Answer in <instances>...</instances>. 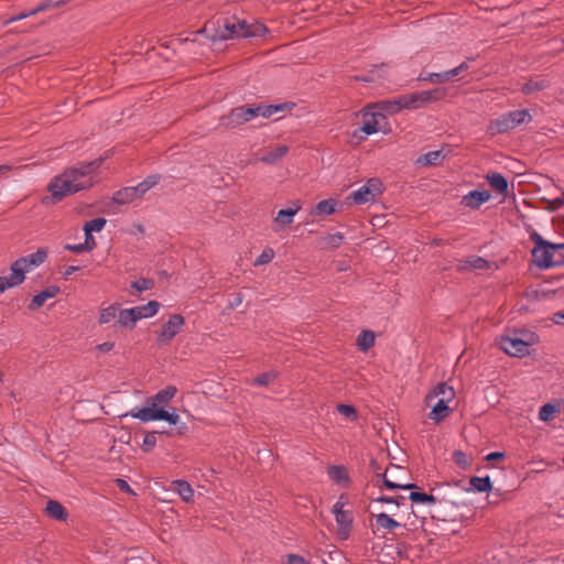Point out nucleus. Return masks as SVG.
<instances>
[{
    "label": "nucleus",
    "instance_id": "34",
    "mask_svg": "<svg viewBox=\"0 0 564 564\" xmlns=\"http://www.w3.org/2000/svg\"><path fill=\"white\" fill-rule=\"evenodd\" d=\"M561 411V406L558 403H545L539 410V420L542 422H549L552 420L555 413Z\"/></svg>",
    "mask_w": 564,
    "mask_h": 564
},
{
    "label": "nucleus",
    "instance_id": "56",
    "mask_svg": "<svg viewBox=\"0 0 564 564\" xmlns=\"http://www.w3.org/2000/svg\"><path fill=\"white\" fill-rule=\"evenodd\" d=\"M505 457V454L502 452H491L486 456L487 462L501 459Z\"/></svg>",
    "mask_w": 564,
    "mask_h": 564
},
{
    "label": "nucleus",
    "instance_id": "23",
    "mask_svg": "<svg viewBox=\"0 0 564 564\" xmlns=\"http://www.w3.org/2000/svg\"><path fill=\"white\" fill-rule=\"evenodd\" d=\"M487 182L489 185L497 191L501 195H506L509 189V182L508 180L498 172H492L487 174L486 176Z\"/></svg>",
    "mask_w": 564,
    "mask_h": 564
},
{
    "label": "nucleus",
    "instance_id": "26",
    "mask_svg": "<svg viewBox=\"0 0 564 564\" xmlns=\"http://www.w3.org/2000/svg\"><path fill=\"white\" fill-rule=\"evenodd\" d=\"M173 489L177 492V495L182 498L184 502H192L194 499V489L192 486L182 479L174 480L172 482Z\"/></svg>",
    "mask_w": 564,
    "mask_h": 564
},
{
    "label": "nucleus",
    "instance_id": "15",
    "mask_svg": "<svg viewBox=\"0 0 564 564\" xmlns=\"http://www.w3.org/2000/svg\"><path fill=\"white\" fill-rule=\"evenodd\" d=\"M469 68V65L467 62L460 63L457 67L441 72V73H427V74H421L419 79L423 82H431V83H444L453 77L462 74L463 72L467 70Z\"/></svg>",
    "mask_w": 564,
    "mask_h": 564
},
{
    "label": "nucleus",
    "instance_id": "29",
    "mask_svg": "<svg viewBox=\"0 0 564 564\" xmlns=\"http://www.w3.org/2000/svg\"><path fill=\"white\" fill-rule=\"evenodd\" d=\"M459 269L464 270L466 268L475 269V270H487L492 267V264L479 256H471L465 261L459 263Z\"/></svg>",
    "mask_w": 564,
    "mask_h": 564
},
{
    "label": "nucleus",
    "instance_id": "54",
    "mask_svg": "<svg viewBox=\"0 0 564 564\" xmlns=\"http://www.w3.org/2000/svg\"><path fill=\"white\" fill-rule=\"evenodd\" d=\"M116 481L121 491L134 495L133 490L126 480L118 478Z\"/></svg>",
    "mask_w": 564,
    "mask_h": 564
},
{
    "label": "nucleus",
    "instance_id": "3",
    "mask_svg": "<svg viewBox=\"0 0 564 564\" xmlns=\"http://www.w3.org/2000/svg\"><path fill=\"white\" fill-rule=\"evenodd\" d=\"M286 107V104L240 106L231 109L227 116L220 117L219 123L225 128H237L258 117L270 118L274 113L283 111Z\"/></svg>",
    "mask_w": 564,
    "mask_h": 564
},
{
    "label": "nucleus",
    "instance_id": "31",
    "mask_svg": "<svg viewBox=\"0 0 564 564\" xmlns=\"http://www.w3.org/2000/svg\"><path fill=\"white\" fill-rule=\"evenodd\" d=\"M329 479L336 484H347L349 481L347 469L344 466L333 465L327 468Z\"/></svg>",
    "mask_w": 564,
    "mask_h": 564
},
{
    "label": "nucleus",
    "instance_id": "13",
    "mask_svg": "<svg viewBox=\"0 0 564 564\" xmlns=\"http://www.w3.org/2000/svg\"><path fill=\"white\" fill-rule=\"evenodd\" d=\"M341 499L343 497H340L339 500H337L333 506V513L339 528V534H341L344 538H347L352 525V516L349 511L344 510L345 503L341 501Z\"/></svg>",
    "mask_w": 564,
    "mask_h": 564
},
{
    "label": "nucleus",
    "instance_id": "64",
    "mask_svg": "<svg viewBox=\"0 0 564 564\" xmlns=\"http://www.w3.org/2000/svg\"><path fill=\"white\" fill-rule=\"evenodd\" d=\"M563 43H564V40H563Z\"/></svg>",
    "mask_w": 564,
    "mask_h": 564
},
{
    "label": "nucleus",
    "instance_id": "59",
    "mask_svg": "<svg viewBox=\"0 0 564 564\" xmlns=\"http://www.w3.org/2000/svg\"><path fill=\"white\" fill-rule=\"evenodd\" d=\"M377 501L378 502H383V503H395V505H398L395 499L392 498V497H384V496H382V497L377 498Z\"/></svg>",
    "mask_w": 564,
    "mask_h": 564
},
{
    "label": "nucleus",
    "instance_id": "48",
    "mask_svg": "<svg viewBox=\"0 0 564 564\" xmlns=\"http://www.w3.org/2000/svg\"><path fill=\"white\" fill-rule=\"evenodd\" d=\"M160 181V175L152 174L149 175L144 181L140 182L142 187L144 188V192L147 193L150 188H152L154 185H156Z\"/></svg>",
    "mask_w": 564,
    "mask_h": 564
},
{
    "label": "nucleus",
    "instance_id": "38",
    "mask_svg": "<svg viewBox=\"0 0 564 564\" xmlns=\"http://www.w3.org/2000/svg\"><path fill=\"white\" fill-rule=\"evenodd\" d=\"M107 220L104 217H97L89 221H86L84 225V231L87 232H99L104 229Z\"/></svg>",
    "mask_w": 564,
    "mask_h": 564
},
{
    "label": "nucleus",
    "instance_id": "1",
    "mask_svg": "<svg viewBox=\"0 0 564 564\" xmlns=\"http://www.w3.org/2000/svg\"><path fill=\"white\" fill-rule=\"evenodd\" d=\"M99 166L100 161H93L55 176L47 187L52 199L58 202L67 195L91 187L97 181L96 171Z\"/></svg>",
    "mask_w": 564,
    "mask_h": 564
},
{
    "label": "nucleus",
    "instance_id": "18",
    "mask_svg": "<svg viewBox=\"0 0 564 564\" xmlns=\"http://www.w3.org/2000/svg\"><path fill=\"white\" fill-rule=\"evenodd\" d=\"M455 398V390L452 386L446 382L437 383L433 390L426 395V403L431 404L433 400H442L446 403H451Z\"/></svg>",
    "mask_w": 564,
    "mask_h": 564
},
{
    "label": "nucleus",
    "instance_id": "53",
    "mask_svg": "<svg viewBox=\"0 0 564 564\" xmlns=\"http://www.w3.org/2000/svg\"><path fill=\"white\" fill-rule=\"evenodd\" d=\"M553 258H554V260L560 262L557 264H554V267L564 265V249H555Z\"/></svg>",
    "mask_w": 564,
    "mask_h": 564
},
{
    "label": "nucleus",
    "instance_id": "28",
    "mask_svg": "<svg viewBox=\"0 0 564 564\" xmlns=\"http://www.w3.org/2000/svg\"><path fill=\"white\" fill-rule=\"evenodd\" d=\"M445 159L442 150L430 151L416 159V164L421 166L436 165Z\"/></svg>",
    "mask_w": 564,
    "mask_h": 564
},
{
    "label": "nucleus",
    "instance_id": "17",
    "mask_svg": "<svg viewBox=\"0 0 564 564\" xmlns=\"http://www.w3.org/2000/svg\"><path fill=\"white\" fill-rule=\"evenodd\" d=\"M144 194V188L142 187L141 183H139L134 186H127L117 191L113 194L112 199L116 204L124 205L133 202L137 198H140Z\"/></svg>",
    "mask_w": 564,
    "mask_h": 564
},
{
    "label": "nucleus",
    "instance_id": "50",
    "mask_svg": "<svg viewBox=\"0 0 564 564\" xmlns=\"http://www.w3.org/2000/svg\"><path fill=\"white\" fill-rule=\"evenodd\" d=\"M285 564H311V563L301 555L289 554V555H286Z\"/></svg>",
    "mask_w": 564,
    "mask_h": 564
},
{
    "label": "nucleus",
    "instance_id": "45",
    "mask_svg": "<svg viewBox=\"0 0 564 564\" xmlns=\"http://www.w3.org/2000/svg\"><path fill=\"white\" fill-rule=\"evenodd\" d=\"M383 482H384V486L388 487L389 489H416L417 488L415 484L394 482L389 479L387 473L383 475Z\"/></svg>",
    "mask_w": 564,
    "mask_h": 564
},
{
    "label": "nucleus",
    "instance_id": "58",
    "mask_svg": "<svg viewBox=\"0 0 564 564\" xmlns=\"http://www.w3.org/2000/svg\"><path fill=\"white\" fill-rule=\"evenodd\" d=\"M97 348L102 352H108L113 348V343L105 341L97 346Z\"/></svg>",
    "mask_w": 564,
    "mask_h": 564
},
{
    "label": "nucleus",
    "instance_id": "49",
    "mask_svg": "<svg viewBox=\"0 0 564 564\" xmlns=\"http://www.w3.org/2000/svg\"><path fill=\"white\" fill-rule=\"evenodd\" d=\"M440 487H443V489L441 490V496H446L447 498H449L453 501L451 503L453 506L457 507L458 505L455 502V500L453 499L452 495L448 492V491H453V490L457 489V486L456 485L445 484V485H441Z\"/></svg>",
    "mask_w": 564,
    "mask_h": 564
},
{
    "label": "nucleus",
    "instance_id": "4",
    "mask_svg": "<svg viewBox=\"0 0 564 564\" xmlns=\"http://www.w3.org/2000/svg\"><path fill=\"white\" fill-rule=\"evenodd\" d=\"M531 239L534 242V248L532 249V261L539 269H549L553 268L554 264L560 263L554 260V250L555 249H564V242L553 243L545 240L540 234L533 232L531 235Z\"/></svg>",
    "mask_w": 564,
    "mask_h": 564
},
{
    "label": "nucleus",
    "instance_id": "33",
    "mask_svg": "<svg viewBox=\"0 0 564 564\" xmlns=\"http://www.w3.org/2000/svg\"><path fill=\"white\" fill-rule=\"evenodd\" d=\"M118 322L123 327L133 328L138 321L135 317V312L132 310V307L120 310L118 312Z\"/></svg>",
    "mask_w": 564,
    "mask_h": 564
},
{
    "label": "nucleus",
    "instance_id": "6",
    "mask_svg": "<svg viewBox=\"0 0 564 564\" xmlns=\"http://www.w3.org/2000/svg\"><path fill=\"white\" fill-rule=\"evenodd\" d=\"M47 258V251L44 248L37 249L34 253L17 259L11 264V273L17 276L20 284L25 280V273L40 267Z\"/></svg>",
    "mask_w": 564,
    "mask_h": 564
},
{
    "label": "nucleus",
    "instance_id": "24",
    "mask_svg": "<svg viewBox=\"0 0 564 564\" xmlns=\"http://www.w3.org/2000/svg\"><path fill=\"white\" fill-rule=\"evenodd\" d=\"M288 152H289V147L284 145V144H280V145L275 147L274 149L270 150L264 155H262L260 158V161L268 165H274L278 162H280L285 156V154Z\"/></svg>",
    "mask_w": 564,
    "mask_h": 564
},
{
    "label": "nucleus",
    "instance_id": "20",
    "mask_svg": "<svg viewBox=\"0 0 564 564\" xmlns=\"http://www.w3.org/2000/svg\"><path fill=\"white\" fill-rule=\"evenodd\" d=\"M405 99V95L399 96L395 99L391 100H381L376 102L372 108L376 109L378 112L381 113H388L393 115L402 109H405V105L403 104V100Z\"/></svg>",
    "mask_w": 564,
    "mask_h": 564
},
{
    "label": "nucleus",
    "instance_id": "41",
    "mask_svg": "<svg viewBox=\"0 0 564 564\" xmlns=\"http://www.w3.org/2000/svg\"><path fill=\"white\" fill-rule=\"evenodd\" d=\"M156 435H158V432H154V431L149 432L144 435L143 442L141 445V448L143 452L149 453L155 447L156 442H158Z\"/></svg>",
    "mask_w": 564,
    "mask_h": 564
},
{
    "label": "nucleus",
    "instance_id": "62",
    "mask_svg": "<svg viewBox=\"0 0 564 564\" xmlns=\"http://www.w3.org/2000/svg\"><path fill=\"white\" fill-rule=\"evenodd\" d=\"M355 78L357 80L365 82V83H369L372 80V78H370L369 76H356Z\"/></svg>",
    "mask_w": 564,
    "mask_h": 564
},
{
    "label": "nucleus",
    "instance_id": "21",
    "mask_svg": "<svg viewBox=\"0 0 564 564\" xmlns=\"http://www.w3.org/2000/svg\"><path fill=\"white\" fill-rule=\"evenodd\" d=\"M58 292H59L58 286H56V285L47 286L46 289H44L43 291H41L40 293L35 294L32 297L29 308L31 311L39 310L40 307H42L45 304V302L47 300L55 297Z\"/></svg>",
    "mask_w": 564,
    "mask_h": 564
},
{
    "label": "nucleus",
    "instance_id": "32",
    "mask_svg": "<svg viewBox=\"0 0 564 564\" xmlns=\"http://www.w3.org/2000/svg\"><path fill=\"white\" fill-rule=\"evenodd\" d=\"M470 489L476 492H488L491 490V480L489 476L471 477L469 479Z\"/></svg>",
    "mask_w": 564,
    "mask_h": 564
},
{
    "label": "nucleus",
    "instance_id": "61",
    "mask_svg": "<svg viewBox=\"0 0 564 564\" xmlns=\"http://www.w3.org/2000/svg\"><path fill=\"white\" fill-rule=\"evenodd\" d=\"M464 458H465V455L462 452H455V460L457 464L462 465Z\"/></svg>",
    "mask_w": 564,
    "mask_h": 564
},
{
    "label": "nucleus",
    "instance_id": "10",
    "mask_svg": "<svg viewBox=\"0 0 564 564\" xmlns=\"http://www.w3.org/2000/svg\"><path fill=\"white\" fill-rule=\"evenodd\" d=\"M532 340L517 336H502L499 339L500 348L512 357H524L530 354Z\"/></svg>",
    "mask_w": 564,
    "mask_h": 564
},
{
    "label": "nucleus",
    "instance_id": "46",
    "mask_svg": "<svg viewBox=\"0 0 564 564\" xmlns=\"http://www.w3.org/2000/svg\"><path fill=\"white\" fill-rule=\"evenodd\" d=\"M274 251L272 248H265L254 261V265H263L272 261Z\"/></svg>",
    "mask_w": 564,
    "mask_h": 564
},
{
    "label": "nucleus",
    "instance_id": "35",
    "mask_svg": "<svg viewBox=\"0 0 564 564\" xmlns=\"http://www.w3.org/2000/svg\"><path fill=\"white\" fill-rule=\"evenodd\" d=\"M375 333L371 330H362L357 338V346L359 350L367 351L375 344Z\"/></svg>",
    "mask_w": 564,
    "mask_h": 564
},
{
    "label": "nucleus",
    "instance_id": "51",
    "mask_svg": "<svg viewBox=\"0 0 564 564\" xmlns=\"http://www.w3.org/2000/svg\"><path fill=\"white\" fill-rule=\"evenodd\" d=\"M87 251H91L96 247L95 238L91 232L85 231V241L83 242Z\"/></svg>",
    "mask_w": 564,
    "mask_h": 564
},
{
    "label": "nucleus",
    "instance_id": "25",
    "mask_svg": "<svg viewBox=\"0 0 564 564\" xmlns=\"http://www.w3.org/2000/svg\"><path fill=\"white\" fill-rule=\"evenodd\" d=\"M159 308L160 303L158 301H149L147 304L132 307V310L135 312L137 321L154 316Z\"/></svg>",
    "mask_w": 564,
    "mask_h": 564
},
{
    "label": "nucleus",
    "instance_id": "37",
    "mask_svg": "<svg viewBox=\"0 0 564 564\" xmlns=\"http://www.w3.org/2000/svg\"><path fill=\"white\" fill-rule=\"evenodd\" d=\"M246 39L247 37H256V36H262L268 32V29L265 25L261 23H253L249 24L246 22Z\"/></svg>",
    "mask_w": 564,
    "mask_h": 564
},
{
    "label": "nucleus",
    "instance_id": "16",
    "mask_svg": "<svg viewBox=\"0 0 564 564\" xmlns=\"http://www.w3.org/2000/svg\"><path fill=\"white\" fill-rule=\"evenodd\" d=\"M379 119H384V115L375 111L372 107L365 109L362 113V124L360 131L366 135L373 134L379 131Z\"/></svg>",
    "mask_w": 564,
    "mask_h": 564
},
{
    "label": "nucleus",
    "instance_id": "14",
    "mask_svg": "<svg viewBox=\"0 0 564 564\" xmlns=\"http://www.w3.org/2000/svg\"><path fill=\"white\" fill-rule=\"evenodd\" d=\"M301 208H302V203L300 200H294L292 203V207L286 208V209H280L273 219V223L275 226L274 230L275 231L284 230L289 226H291L294 221L295 215L301 210Z\"/></svg>",
    "mask_w": 564,
    "mask_h": 564
},
{
    "label": "nucleus",
    "instance_id": "39",
    "mask_svg": "<svg viewBox=\"0 0 564 564\" xmlns=\"http://www.w3.org/2000/svg\"><path fill=\"white\" fill-rule=\"evenodd\" d=\"M344 241V235L340 232L329 234L323 238L324 247L329 249L338 248Z\"/></svg>",
    "mask_w": 564,
    "mask_h": 564
},
{
    "label": "nucleus",
    "instance_id": "43",
    "mask_svg": "<svg viewBox=\"0 0 564 564\" xmlns=\"http://www.w3.org/2000/svg\"><path fill=\"white\" fill-rule=\"evenodd\" d=\"M17 279L18 278L12 273L9 276H0V294L8 289L20 285V282Z\"/></svg>",
    "mask_w": 564,
    "mask_h": 564
},
{
    "label": "nucleus",
    "instance_id": "52",
    "mask_svg": "<svg viewBox=\"0 0 564 564\" xmlns=\"http://www.w3.org/2000/svg\"><path fill=\"white\" fill-rule=\"evenodd\" d=\"M66 250L73 251L75 253L88 252L85 246L82 243L66 245Z\"/></svg>",
    "mask_w": 564,
    "mask_h": 564
},
{
    "label": "nucleus",
    "instance_id": "5",
    "mask_svg": "<svg viewBox=\"0 0 564 564\" xmlns=\"http://www.w3.org/2000/svg\"><path fill=\"white\" fill-rule=\"evenodd\" d=\"M531 120L532 116L528 110H513L491 120L487 127V131L492 135L502 134L514 129L519 124L530 122Z\"/></svg>",
    "mask_w": 564,
    "mask_h": 564
},
{
    "label": "nucleus",
    "instance_id": "42",
    "mask_svg": "<svg viewBox=\"0 0 564 564\" xmlns=\"http://www.w3.org/2000/svg\"><path fill=\"white\" fill-rule=\"evenodd\" d=\"M337 411L350 421H357V410L350 404H338Z\"/></svg>",
    "mask_w": 564,
    "mask_h": 564
},
{
    "label": "nucleus",
    "instance_id": "47",
    "mask_svg": "<svg viewBox=\"0 0 564 564\" xmlns=\"http://www.w3.org/2000/svg\"><path fill=\"white\" fill-rule=\"evenodd\" d=\"M275 376L276 375L273 371L264 372L256 377L253 381L258 386H268L270 382L274 380Z\"/></svg>",
    "mask_w": 564,
    "mask_h": 564
},
{
    "label": "nucleus",
    "instance_id": "2",
    "mask_svg": "<svg viewBox=\"0 0 564 564\" xmlns=\"http://www.w3.org/2000/svg\"><path fill=\"white\" fill-rule=\"evenodd\" d=\"M176 392V387L167 386L150 397L145 406L133 408L123 414V416H131L144 423L153 421H166L172 425H177L181 420L180 415L175 411L170 412L165 409L173 400Z\"/></svg>",
    "mask_w": 564,
    "mask_h": 564
},
{
    "label": "nucleus",
    "instance_id": "44",
    "mask_svg": "<svg viewBox=\"0 0 564 564\" xmlns=\"http://www.w3.org/2000/svg\"><path fill=\"white\" fill-rule=\"evenodd\" d=\"M154 285V281L151 279L141 278L131 283V288L138 293L150 290Z\"/></svg>",
    "mask_w": 564,
    "mask_h": 564
},
{
    "label": "nucleus",
    "instance_id": "12",
    "mask_svg": "<svg viewBox=\"0 0 564 564\" xmlns=\"http://www.w3.org/2000/svg\"><path fill=\"white\" fill-rule=\"evenodd\" d=\"M443 487H434L432 488V494H425L420 492L416 490L411 489L409 499L416 505H427V506H434L436 503L442 502H453L449 498L446 496H441V490Z\"/></svg>",
    "mask_w": 564,
    "mask_h": 564
},
{
    "label": "nucleus",
    "instance_id": "7",
    "mask_svg": "<svg viewBox=\"0 0 564 564\" xmlns=\"http://www.w3.org/2000/svg\"><path fill=\"white\" fill-rule=\"evenodd\" d=\"M447 90L445 88H434L430 90L417 91L405 95L403 104L406 110H416L426 105L437 102L445 98Z\"/></svg>",
    "mask_w": 564,
    "mask_h": 564
},
{
    "label": "nucleus",
    "instance_id": "11",
    "mask_svg": "<svg viewBox=\"0 0 564 564\" xmlns=\"http://www.w3.org/2000/svg\"><path fill=\"white\" fill-rule=\"evenodd\" d=\"M184 323V317L182 315H171L169 321L162 325V328L158 334V344L161 346L169 344L181 332Z\"/></svg>",
    "mask_w": 564,
    "mask_h": 564
},
{
    "label": "nucleus",
    "instance_id": "40",
    "mask_svg": "<svg viewBox=\"0 0 564 564\" xmlns=\"http://www.w3.org/2000/svg\"><path fill=\"white\" fill-rule=\"evenodd\" d=\"M118 315V308L116 305H110L101 310L99 315V324H108L115 319Z\"/></svg>",
    "mask_w": 564,
    "mask_h": 564
},
{
    "label": "nucleus",
    "instance_id": "55",
    "mask_svg": "<svg viewBox=\"0 0 564 564\" xmlns=\"http://www.w3.org/2000/svg\"><path fill=\"white\" fill-rule=\"evenodd\" d=\"M242 301H243V296L240 293H238L229 302V306L231 308H236V307H238L242 303Z\"/></svg>",
    "mask_w": 564,
    "mask_h": 564
},
{
    "label": "nucleus",
    "instance_id": "30",
    "mask_svg": "<svg viewBox=\"0 0 564 564\" xmlns=\"http://www.w3.org/2000/svg\"><path fill=\"white\" fill-rule=\"evenodd\" d=\"M449 413L448 403L437 400L435 404L432 406L431 412L429 413V417L435 423L444 420Z\"/></svg>",
    "mask_w": 564,
    "mask_h": 564
},
{
    "label": "nucleus",
    "instance_id": "27",
    "mask_svg": "<svg viewBox=\"0 0 564 564\" xmlns=\"http://www.w3.org/2000/svg\"><path fill=\"white\" fill-rule=\"evenodd\" d=\"M337 200L334 198L323 199L318 202L312 209L314 216H329L336 212Z\"/></svg>",
    "mask_w": 564,
    "mask_h": 564
},
{
    "label": "nucleus",
    "instance_id": "9",
    "mask_svg": "<svg viewBox=\"0 0 564 564\" xmlns=\"http://www.w3.org/2000/svg\"><path fill=\"white\" fill-rule=\"evenodd\" d=\"M383 191V184L379 178H369L362 186L351 193L352 200L358 204H366L376 199Z\"/></svg>",
    "mask_w": 564,
    "mask_h": 564
},
{
    "label": "nucleus",
    "instance_id": "19",
    "mask_svg": "<svg viewBox=\"0 0 564 564\" xmlns=\"http://www.w3.org/2000/svg\"><path fill=\"white\" fill-rule=\"evenodd\" d=\"M490 197L491 194L486 189H474L463 196L462 204L468 208L477 209L488 202Z\"/></svg>",
    "mask_w": 564,
    "mask_h": 564
},
{
    "label": "nucleus",
    "instance_id": "60",
    "mask_svg": "<svg viewBox=\"0 0 564 564\" xmlns=\"http://www.w3.org/2000/svg\"><path fill=\"white\" fill-rule=\"evenodd\" d=\"M78 270H79V267H77V265H70V267H68V268L65 270L64 275H65V276H68V275H70V274H73V273L77 272Z\"/></svg>",
    "mask_w": 564,
    "mask_h": 564
},
{
    "label": "nucleus",
    "instance_id": "36",
    "mask_svg": "<svg viewBox=\"0 0 564 564\" xmlns=\"http://www.w3.org/2000/svg\"><path fill=\"white\" fill-rule=\"evenodd\" d=\"M376 523L378 527L389 530V531H392V530L401 527V524L398 521H395L394 519H392L390 516H388L384 512H381L376 516Z\"/></svg>",
    "mask_w": 564,
    "mask_h": 564
},
{
    "label": "nucleus",
    "instance_id": "63",
    "mask_svg": "<svg viewBox=\"0 0 564 564\" xmlns=\"http://www.w3.org/2000/svg\"><path fill=\"white\" fill-rule=\"evenodd\" d=\"M10 167L8 165H0V174L8 171Z\"/></svg>",
    "mask_w": 564,
    "mask_h": 564
},
{
    "label": "nucleus",
    "instance_id": "22",
    "mask_svg": "<svg viewBox=\"0 0 564 564\" xmlns=\"http://www.w3.org/2000/svg\"><path fill=\"white\" fill-rule=\"evenodd\" d=\"M44 511L46 516L53 520L66 521L68 519L67 510L57 500H48Z\"/></svg>",
    "mask_w": 564,
    "mask_h": 564
},
{
    "label": "nucleus",
    "instance_id": "8",
    "mask_svg": "<svg viewBox=\"0 0 564 564\" xmlns=\"http://www.w3.org/2000/svg\"><path fill=\"white\" fill-rule=\"evenodd\" d=\"M217 36L220 40L246 39V20L237 17L224 18L217 22Z\"/></svg>",
    "mask_w": 564,
    "mask_h": 564
},
{
    "label": "nucleus",
    "instance_id": "57",
    "mask_svg": "<svg viewBox=\"0 0 564 564\" xmlns=\"http://www.w3.org/2000/svg\"><path fill=\"white\" fill-rule=\"evenodd\" d=\"M551 321L554 324H557V325L563 324V322H564V313H561V312L554 313L552 318H551Z\"/></svg>",
    "mask_w": 564,
    "mask_h": 564
}]
</instances>
